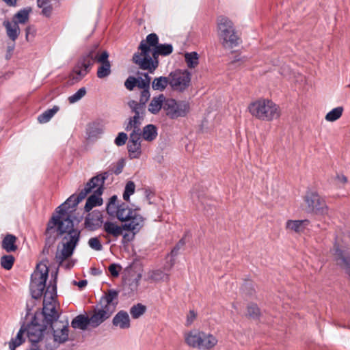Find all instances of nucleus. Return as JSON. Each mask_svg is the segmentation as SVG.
Listing matches in <instances>:
<instances>
[{"label":"nucleus","instance_id":"1","mask_svg":"<svg viewBox=\"0 0 350 350\" xmlns=\"http://www.w3.org/2000/svg\"><path fill=\"white\" fill-rule=\"evenodd\" d=\"M65 234L62 243L59 245L55 257V260L59 265H63L64 262L72 255L74 250L79 240L80 232L75 229L73 222L69 215L65 213L64 206H59L55 213L49 220L46 234L51 237L54 233Z\"/></svg>","mask_w":350,"mask_h":350},{"label":"nucleus","instance_id":"2","mask_svg":"<svg viewBox=\"0 0 350 350\" xmlns=\"http://www.w3.org/2000/svg\"><path fill=\"white\" fill-rule=\"evenodd\" d=\"M117 219L122 224H119L115 221L103 222V230L105 232L106 239H118L122 237V243H127L135 239V235L142 229L145 224V218L142 215H135L126 209L121 208Z\"/></svg>","mask_w":350,"mask_h":350},{"label":"nucleus","instance_id":"3","mask_svg":"<svg viewBox=\"0 0 350 350\" xmlns=\"http://www.w3.org/2000/svg\"><path fill=\"white\" fill-rule=\"evenodd\" d=\"M108 177V173L105 172L101 175L96 176L91 178L87 183L85 188L79 193L77 196H71L61 206H64L65 213L68 215L67 211L70 206H77L81 200H83L86 196L90 193L94 192L87 200L85 210L89 212L93 207L99 206L102 204L103 200L100 196L103 193V186L105 180Z\"/></svg>","mask_w":350,"mask_h":350},{"label":"nucleus","instance_id":"4","mask_svg":"<svg viewBox=\"0 0 350 350\" xmlns=\"http://www.w3.org/2000/svg\"><path fill=\"white\" fill-rule=\"evenodd\" d=\"M118 291L110 289L100 298L99 304L89 314L91 327H97L111 316L118 303Z\"/></svg>","mask_w":350,"mask_h":350},{"label":"nucleus","instance_id":"5","mask_svg":"<svg viewBox=\"0 0 350 350\" xmlns=\"http://www.w3.org/2000/svg\"><path fill=\"white\" fill-rule=\"evenodd\" d=\"M159 38L155 33L149 34L146 40H142L139 46V52L133 57V62L142 70H147L152 73L159 66V62L150 58L153 49L158 45Z\"/></svg>","mask_w":350,"mask_h":350},{"label":"nucleus","instance_id":"6","mask_svg":"<svg viewBox=\"0 0 350 350\" xmlns=\"http://www.w3.org/2000/svg\"><path fill=\"white\" fill-rule=\"evenodd\" d=\"M247 110L252 117L261 121L271 122L280 116V107L269 99L252 101L248 105Z\"/></svg>","mask_w":350,"mask_h":350},{"label":"nucleus","instance_id":"7","mask_svg":"<svg viewBox=\"0 0 350 350\" xmlns=\"http://www.w3.org/2000/svg\"><path fill=\"white\" fill-rule=\"evenodd\" d=\"M217 35L219 42L224 49H231L239 44L240 38L237 35L233 23L226 16H219L217 17Z\"/></svg>","mask_w":350,"mask_h":350},{"label":"nucleus","instance_id":"8","mask_svg":"<svg viewBox=\"0 0 350 350\" xmlns=\"http://www.w3.org/2000/svg\"><path fill=\"white\" fill-rule=\"evenodd\" d=\"M185 342L191 347L209 350L217 344V338L210 333L199 329H193L185 335Z\"/></svg>","mask_w":350,"mask_h":350},{"label":"nucleus","instance_id":"9","mask_svg":"<svg viewBox=\"0 0 350 350\" xmlns=\"http://www.w3.org/2000/svg\"><path fill=\"white\" fill-rule=\"evenodd\" d=\"M49 268L46 262H41L36 266V270L31 274L30 289L33 298L40 297L46 286L48 278Z\"/></svg>","mask_w":350,"mask_h":350},{"label":"nucleus","instance_id":"10","mask_svg":"<svg viewBox=\"0 0 350 350\" xmlns=\"http://www.w3.org/2000/svg\"><path fill=\"white\" fill-rule=\"evenodd\" d=\"M49 325L53 332V336L46 337L45 347L52 350L68 340V329L67 323L61 321H55Z\"/></svg>","mask_w":350,"mask_h":350},{"label":"nucleus","instance_id":"11","mask_svg":"<svg viewBox=\"0 0 350 350\" xmlns=\"http://www.w3.org/2000/svg\"><path fill=\"white\" fill-rule=\"evenodd\" d=\"M305 208L307 211L319 215L328 214V207L325 200L317 193L307 192L304 198Z\"/></svg>","mask_w":350,"mask_h":350},{"label":"nucleus","instance_id":"12","mask_svg":"<svg viewBox=\"0 0 350 350\" xmlns=\"http://www.w3.org/2000/svg\"><path fill=\"white\" fill-rule=\"evenodd\" d=\"M171 88L178 92H183L191 83V73L187 70H176L169 75Z\"/></svg>","mask_w":350,"mask_h":350},{"label":"nucleus","instance_id":"13","mask_svg":"<svg viewBox=\"0 0 350 350\" xmlns=\"http://www.w3.org/2000/svg\"><path fill=\"white\" fill-rule=\"evenodd\" d=\"M109 53L107 51H103L99 54L96 49L90 51V58H92V65L94 62L100 64L97 70V77L100 79L105 78L111 74V64L108 60Z\"/></svg>","mask_w":350,"mask_h":350},{"label":"nucleus","instance_id":"14","mask_svg":"<svg viewBox=\"0 0 350 350\" xmlns=\"http://www.w3.org/2000/svg\"><path fill=\"white\" fill-rule=\"evenodd\" d=\"M163 109L170 118L185 116L189 111V105L185 103H177L174 99H166Z\"/></svg>","mask_w":350,"mask_h":350},{"label":"nucleus","instance_id":"15","mask_svg":"<svg viewBox=\"0 0 350 350\" xmlns=\"http://www.w3.org/2000/svg\"><path fill=\"white\" fill-rule=\"evenodd\" d=\"M92 66V58H90V51L78 62L74 67L70 77L75 82L81 80L89 72L90 68Z\"/></svg>","mask_w":350,"mask_h":350},{"label":"nucleus","instance_id":"16","mask_svg":"<svg viewBox=\"0 0 350 350\" xmlns=\"http://www.w3.org/2000/svg\"><path fill=\"white\" fill-rule=\"evenodd\" d=\"M333 255L336 264L340 266L347 273L350 271V255L345 250L339 248L334 245L333 248Z\"/></svg>","mask_w":350,"mask_h":350},{"label":"nucleus","instance_id":"17","mask_svg":"<svg viewBox=\"0 0 350 350\" xmlns=\"http://www.w3.org/2000/svg\"><path fill=\"white\" fill-rule=\"evenodd\" d=\"M46 329V327L40 325L33 321L30 325H28L27 330V335L29 340L31 343L43 342L42 337L44 336V332Z\"/></svg>","mask_w":350,"mask_h":350},{"label":"nucleus","instance_id":"18","mask_svg":"<svg viewBox=\"0 0 350 350\" xmlns=\"http://www.w3.org/2000/svg\"><path fill=\"white\" fill-rule=\"evenodd\" d=\"M127 147L130 157L132 158H138L142 152L141 135L137 133H131Z\"/></svg>","mask_w":350,"mask_h":350},{"label":"nucleus","instance_id":"19","mask_svg":"<svg viewBox=\"0 0 350 350\" xmlns=\"http://www.w3.org/2000/svg\"><path fill=\"white\" fill-rule=\"evenodd\" d=\"M112 324L121 329H127L131 327V320L129 314L124 310L119 311L113 318Z\"/></svg>","mask_w":350,"mask_h":350},{"label":"nucleus","instance_id":"20","mask_svg":"<svg viewBox=\"0 0 350 350\" xmlns=\"http://www.w3.org/2000/svg\"><path fill=\"white\" fill-rule=\"evenodd\" d=\"M56 288L55 286H49L44 294L43 300V308L55 309L58 306V304L55 300Z\"/></svg>","mask_w":350,"mask_h":350},{"label":"nucleus","instance_id":"21","mask_svg":"<svg viewBox=\"0 0 350 350\" xmlns=\"http://www.w3.org/2000/svg\"><path fill=\"white\" fill-rule=\"evenodd\" d=\"M309 221L308 219L303 220H288L286 223V229L290 232L295 233H301L304 232L305 228L308 226Z\"/></svg>","mask_w":350,"mask_h":350},{"label":"nucleus","instance_id":"22","mask_svg":"<svg viewBox=\"0 0 350 350\" xmlns=\"http://www.w3.org/2000/svg\"><path fill=\"white\" fill-rule=\"evenodd\" d=\"M3 25L5 27L8 36L13 42H14L17 39L21 32L17 21L15 20H12L11 21H5Z\"/></svg>","mask_w":350,"mask_h":350},{"label":"nucleus","instance_id":"23","mask_svg":"<svg viewBox=\"0 0 350 350\" xmlns=\"http://www.w3.org/2000/svg\"><path fill=\"white\" fill-rule=\"evenodd\" d=\"M85 224L87 228L92 230H94L100 227H103V221L100 213H92L88 215L85 218Z\"/></svg>","mask_w":350,"mask_h":350},{"label":"nucleus","instance_id":"24","mask_svg":"<svg viewBox=\"0 0 350 350\" xmlns=\"http://www.w3.org/2000/svg\"><path fill=\"white\" fill-rule=\"evenodd\" d=\"M146 280L150 282H158L161 281H168L170 279L169 275L165 273L161 270H150L146 275Z\"/></svg>","mask_w":350,"mask_h":350},{"label":"nucleus","instance_id":"25","mask_svg":"<svg viewBox=\"0 0 350 350\" xmlns=\"http://www.w3.org/2000/svg\"><path fill=\"white\" fill-rule=\"evenodd\" d=\"M173 51V46L170 44H158L153 49L152 53L150 55V58L154 60L158 61L159 55H168Z\"/></svg>","mask_w":350,"mask_h":350},{"label":"nucleus","instance_id":"26","mask_svg":"<svg viewBox=\"0 0 350 350\" xmlns=\"http://www.w3.org/2000/svg\"><path fill=\"white\" fill-rule=\"evenodd\" d=\"M165 100L166 99L163 94H159L157 96L153 97L148 105V111L152 114L158 113L161 108H163Z\"/></svg>","mask_w":350,"mask_h":350},{"label":"nucleus","instance_id":"27","mask_svg":"<svg viewBox=\"0 0 350 350\" xmlns=\"http://www.w3.org/2000/svg\"><path fill=\"white\" fill-rule=\"evenodd\" d=\"M73 328H77L85 330L90 327V320L89 315L79 314L71 322Z\"/></svg>","mask_w":350,"mask_h":350},{"label":"nucleus","instance_id":"28","mask_svg":"<svg viewBox=\"0 0 350 350\" xmlns=\"http://www.w3.org/2000/svg\"><path fill=\"white\" fill-rule=\"evenodd\" d=\"M127 104L131 111V113L134 114L130 118V119L137 120L143 122L146 114V109L140 107H139L135 104V100H129Z\"/></svg>","mask_w":350,"mask_h":350},{"label":"nucleus","instance_id":"29","mask_svg":"<svg viewBox=\"0 0 350 350\" xmlns=\"http://www.w3.org/2000/svg\"><path fill=\"white\" fill-rule=\"evenodd\" d=\"M16 241L17 238L14 235L10 234H7L2 241V248L7 252H15L18 248L16 244Z\"/></svg>","mask_w":350,"mask_h":350},{"label":"nucleus","instance_id":"30","mask_svg":"<svg viewBox=\"0 0 350 350\" xmlns=\"http://www.w3.org/2000/svg\"><path fill=\"white\" fill-rule=\"evenodd\" d=\"M126 209L131 212H133L135 213V215H141L139 213V211L137 209H132L129 208L128 206H126L124 204L118 206L116 203H113L112 202H109L107 206V213L111 216H114L117 217L118 211L121 209Z\"/></svg>","mask_w":350,"mask_h":350},{"label":"nucleus","instance_id":"31","mask_svg":"<svg viewBox=\"0 0 350 350\" xmlns=\"http://www.w3.org/2000/svg\"><path fill=\"white\" fill-rule=\"evenodd\" d=\"M168 85H170L169 75L168 77H159L153 79L152 82V88L154 90L163 92Z\"/></svg>","mask_w":350,"mask_h":350},{"label":"nucleus","instance_id":"32","mask_svg":"<svg viewBox=\"0 0 350 350\" xmlns=\"http://www.w3.org/2000/svg\"><path fill=\"white\" fill-rule=\"evenodd\" d=\"M157 136V127L153 124H148L144 127L142 132L141 131V137L144 139L151 142Z\"/></svg>","mask_w":350,"mask_h":350},{"label":"nucleus","instance_id":"33","mask_svg":"<svg viewBox=\"0 0 350 350\" xmlns=\"http://www.w3.org/2000/svg\"><path fill=\"white\" fill-rule=\"evenodd\" d=\"M184 57L188 68H194L198 65L199 55L196 52L186 53Z\"/></svg>","mask_w":350,"mask_h":350},{"label":"nucleus","instance_id":"34","mask_svg":"<svg viewBox=\"0 0 350 350\" xmlns=\"http://www.w3.org/2000/svg\"><path fill=\"white\" fill-rule=\"evenodd\" d=\"M25 330L21 328L17 333L15 338L11 339L9 342V348L10 350H15L16 347H19L25 341Z\"/></svg>","mask_w":350,"mask_h":350},{"label":"nucleus","instance_id":"35","mask_svg":"<svg viewBox=\"0 0 350 350\" xmlns=\"http://www.w3.org/2000/svg\"><path fill=\"white\" fill-rule=\"evenodd\" d=\"M43 315L44 317V319L46 323L50 325L53 323L55 321H58L59 314L55 309H47V308H43Z\"/></svg>","mask_w":350,"mask_h":350},{"label":"nucleus","instance_id":"36","mask_svg":"<svg viewBox=\"0 0 350 350\" xmlns=\"http://www.w3.org/2000/svg\"><path fill=\"white\" fill-rule=\"evenodd\" d=\"M59 111V107L57 106H54L52 109H48L45 111L44 113L40 114L38 120L40 123H46L49 122L51 118Z\"/></svg>","mask_w":350,"mask_h":350},{"label":"nucleus","instance_id":"37","mask_svg":"<svg viewBox=\"0 0 350 350\" xmlns=\"http://www.w3.org/2000/svg\"><path fill=\"white\" fill-rule=\"evenodd\" d=\"M142 121L137 120L129 119L128 122L126 124L125 130L126 131H131V133H137L141 135L140 126Z\"/></svg>","mask_w":350,"mask_h":350},{"label":"nucleus","instance_id":"38","mask_svg":"<svg viewBox=\"0 0 350 350\" xmlns=\"http://www.w3.org/2000/svg\"><path fill=\"white\" fill-rule=\"evenodd\" d=\"M343 110L342 107H337L328 112L326 114L325 119L327 122H334L341 117Z\"/></svg>","mask_w":350,"mask_h":350},{"label":"nucleus","instance_id":"39","mask_svg":"<svg viewBox=\"0 0 350 350\" xmlns=\"http://www.w3.org/2000/svg\"><path fill=\"white\" fill-rule=\"evenodd\" d=\"M38 6L42 9V14L49 17L51 15L53 7L50 0H37Z\"/></svg>","mask_w":350,"mask_h":350},{"label":"nucleus","instance_id":"40","mask_svg":"<svg viewBox=\"0 0 350 350\" xmlns=\"http://www.w3.org/2000/svg\"><path fill=\"white\" fill-rule=\"evenodd\" d=\"M146 310V307L144 305L137 304L130 308V314L133 319H138L145 313Z\"/></svg>","mask_w":350,"mask_h":350},{"label":"nucleus","instance_id":"41","mask_svg":"<svg viewBox=\"0 0 350 350\" xmlns=\"http://www.w3.org/2000/svg\"><path fill=\"white\" fill-rule=\"evenodd\" d=\"M30 12V8L20 10L14 15L12 20L16 21L18 24H25L29 20V14Z\"/></svg>","mask_w":350,"mask_h":350},{"label":"nucleus","instance_id":"42","mask_svg":"<svg viewBox=\"0 0 350 350\" xmlns=\"http://www.w3.org/2000/svg\"><path fill=\"white\" fill-rule=\"evenodd\" d=\"M150 77L148 74H144V78H137L136 86L142 90H149L150 83Z\"/></svg>","mask_w":350,"mask_h":350},{"label":"nucleus","instance_id":"43","mask_svg":"<svg viewBox=\"0 0 350 350\" xmlns=\"http://www.w3.org/2000/svg\"><path fill=\"white\" fill-rule=\"evenodd\" d=\"M150 97V93L149 90H144L141 92L139 101H135V104L139 107L146 109V104L148 101Z\"/></svg>","mask_w":350,"mask_h":350},{"label":"nucleus","instance_id":"44","mask_svg":"<svg viewBox=\"0 0 350 350\" xmlns=\"http://www.w3.org/2000/svg\"><path fill=\"white\" fill-rule=\"evenodd\" d=\"M260 312L255 304H250L247 307V316L252 319H257L260 316Z\"/></svg>","mask_w":350,"mask_h":350},{"label":"nucleus","instance_id":"45","mask_svg":"<svg viewBox=\"0 0 350 350\" xmlns=\"http://www.w3.org/2000/svg\"><path fill=\"white\" fill-rule=\"evenodd\" d=\"M103 132V128L99 124L92 123L90 125L88 129L89 136L96 137L100 135Z\"/></svg>","mask_w":350,"mask_h":350},{"label":"nucleus","instance_id":"46","mask_svg":"<svg viewBox=\"0 0 350 350\" xmlns=\"http://www.w3.org/2000/svg\"><path fill=\"white\" fill-rule=\"evenodd\" d=\"M14 258L12 255H5L1 258V265L6 270H10L14 264Z\"/></svg>","mask_w":350,"mask_h":350},{"label":"nucleus","instance_id":"47","mask_svg":"<svg viewBox=\"0 0 350 350\" xmlns=\"http://www.w3.org/2000/svg\"><path fill=\"white\" fill-rule=\"evenodd\" d=\"M135 189V183L133 181H129L125 186L123 198L126 201H129L131 195H132Z\"/></svg>","mask_w":350,"mask_h":350},{"label":"nucleus","instance_id":"48","mask_svg":"<svg viewBox=\"0 0 350 350\" xmlns=\"http://www.w3.org/2000/svg\"><path fill=\"white\" fill-rule=\"evenodd\" d=\"M86 94L85 88H80L75 94L68 97V101L70 104H73L81 99Z\"/></svg>","mask_w":350,"mask_h":350},{"label":"nucleus","instance_id":"49","mask_svg":"<svg viewBox=\"0 0 350 350\" xmlns=\"http://www.w3.org/2000/svg\"><path fill=\"white\" fill-rule=\"evenodd\" d=\"M89 246L96 251H100L103 249V245L98 237H92L88 241Z\"/></svg>","mask_w":350,"mask_h":350},{"label":"nucleus","instance_id":"50","mask_svg":"<svg viewBox=\"0 0 350 350\" xmlns=\"http://www.w3.org/2000/svg\"><path fill=\"white\" fill-rule=\"evenodd\" d=\"M197 316L198 314L196 312H195L194 310H189L186 317V326H191L196 321Z\"/></svg>","mask_w":350,"mask_h":350},{"label":"nucleus","instance_id":"51","mask_svg":"<svg viewBox=\"0 0 350 350\" xmlns=\"http://www.w3.org/2000/svg\"><path fill=\"white\" fill-rule=\"evenodd\" d=\"M137 78L134 77H129L124 82V86L129 90H133L136 87Z\"/></svg>","mask_w":350,"mask_h":350},{"label":"nucleus","instance_id":"52","mask_svg":"<svg viewBox=\"0 0 350 350\" xmlns=\"http://www.w3.org/2000/svg\"><path fill=\"white\" fill-rule=\"evenodd\" d=\"M128 139V136L126 133L122 132L118 134V135L115 139V144L118 146H121L125 144L126 140Z\"/></svg>","mask_w":350,"mask_h":350},{"label":"nucleus","instance_id":"53","mask_svg":"<svg viewBox=\"0 0 350 350\" xmlns=\"http://www.w3.org/2000/svg\"><path fill=\"white\" fill-rule=\"evenodd\" d=\"M121 269V267L120 265L116 264H111L109 267V271L111 275L113 277H118L119 275V272Z\"/></svg>","mask_w":350,"mask_h":350},{"label":"nucleus","instance_id":"54","mask_svg":"<svg viewBox=\"0 0 350 350\" xmlns=\"http://www.w3.org/2000/svg\"><path fill=\"white\" fill-rule=\"evenodd\" d=\"M185 244V242L184 239H180L178 243L175 245V247L172 249L171 254L173 256H176L178 254V250L182 248L184 245Z\"/></svg>","mask_w":350,"mask_h":350},{"label":"nucleus","instance_id":"55","mask_svg":"<svg viewBox=\"0 0 350 350\" xmlns=\"http://www.w3.org/2000/svg\"><path fill=\"white\" fill-rule=\"evenodd\" d=\"M4 1L7 5L10 6H14L16 5L17 0H2Z\"/></svg>","mask_w":350,"mask_h":350},{"label":"nucleus","instance_id":"56","mask_svg":"<svg viewBox=\"0 0 350 350\" xmlns=\"http://www.w3.org/2000/svg\"><path fill=\"white\" fill-rule=\"evenodd\" d=\"M338 179L340 182L342 183H346L347 182V177H345V176L343 175H341V176H338Z\"/></svg>","mask_w":350,"mask_h":350},{"label":"nucleus","instance_id":"57","mask_svg":"<svg viewBox=\"0 0 350 350\" xmlns=\"http://www.w3.org/2000/svg\"><path fill=\"white\" fill-rule=\"evenodd\" d=\"M87 283L88 282L86 280H81L77 283V285L79 286V287L83 288L86 286Z\"/></svg>","mask_w":350,"mask_h":350},{"label":"nucleus","instance_id":"58","mask_svg":"<svg viewBox=\"0 0 350 350\" xmlns=\"http://www.w3.org/2000/svg\"><path fill=\"white\" fill-rule=\"evenodd\" d=\"M117 196H113L110 200H109V202H112L113 203H116V201H117Z\"/></svg>","mask_w":350,"mask_h":350},{"label":"nucleus","instance_id":"59","mask_svg":"<svg viewBox=\"0 0 350 350\" xmlns=\"http://www.w3.org/2000/svg\"><path fill=\"white\" fill-rule=\"evenodd\" d=\"M29 27H27L26 29V39L28 40V36H29Z\"/></svg>","mask_w":350,"mask_h":350},{"label":"nucleus","instance_id":"60","mask_svg":"<svg viewBox=\"0 0 350 350\" xmlns=\"http://www.w3.org/2000/svg\"><path fill=\"white\" fill-rule=\"evenodd\" d=\"M72 266V264H71L70 262H68V263L66 264V268H70Z\"/></svg>","mask_w":350,"mask_h":350},{"label":"nucleus","instance_id":"61","mask_svg":"<svg viewBox=\"0 0 350 350\" xmlns=\"http://www.w3.org/2000/svg\"><path fill=\"white\" fill-rule=\"evenodd\" d=\"M13 49H14V46H12L11 48H10V49H9V50H10V51H12V50H13Z\"/></svg>","mask_w":350,"mask_h":350}]
</instances>
